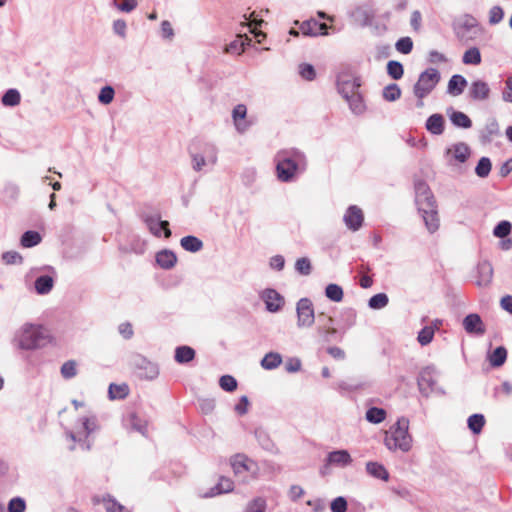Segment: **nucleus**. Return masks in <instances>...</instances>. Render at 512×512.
<instances>
[{
	"mask_svg": "<svg viewBox=\"0 0 512 512\" xmlns=\"http://www.w3.org/2000/svg\"><path fill=\"white\" fill-rule=\"evenodd\" d=\"M274 160L277 178L283 183L293 182L308 166L305 153L298 148L282 149L276 153Z\"/></svg>",
	"mask_w": 512,
	"mask_h": 512,
	"instance_id": "obj_1",
	"label": "nucleus"
},
{
	"mask_svg": "<svg viewBox=\"0 0 512 512\" xmlns=\"http://www.w3.org/2000/svg\"><path fill=\"white\" fill-rule=\"evenodd\" d=\"M412 436L409 433V419L400 417L386 432L384 445L390 451L408 452L412 448Z\"/></svg>",
	"mask_w": 512,
	"mask_h": 512,
	"instance_id": "obj_2",
	"label": "nucleus"
},
{
	"mask_svg": "<svg viewBox=\"0 0 512 512\" xmlns=\"http://www.w3.org/2000/svg\"><path fill=\"white\" fill-rule=\"evenodd\" d=\"M46 336L40 326L25 324L15 336L16 345L23 350H35L45 344Z\"/></svg>",
	"mask_w": 512,
	"mask_h": 512,
	"instance_id": "obj_3",
	"label": "nucleus"
},
{
	"mask_svg": "<svg viewBox=\"0 0 512 512\" xmlns=\"http://www.w3.org/2000/svg\"><path fill=\"white\" fill-rule=\"evenodd\" d=\"M99 428L98 418L93 414H89L79 417L75 422L74 429L66 431V436L74 443H85Z\"/></svg>",
	"mask_w": 512,
	"mask_h": 512,
	"instance_id": "obj_4",
	"label": "nucleus"
},
{
	"mask_svg": "<svg viewBox=\"0 0 512 512\" xmlns=\"http://www.w3.org/2000/svg\"><path fill=\"white\" fill-rule=\"evenodd\" d=\"M441 80V74L436 68L429 67L420 73L417 82L413 86V93L420 100L418 106L423 105L426 98Z\"/></svg>",
	"mask_w": 512,
	"mask_h": 512,
	"instance_id": "obj_5",
	"label": "nucleus"
},
{
	"mask_svg": "<svg viewBox=\"0 0 512 512\" xmlns=\"http://www.w3.org/2000/svg\"><path fill=\"white\" fill-rule=\"evenodd\" d=\"M192 168L196 172L210 171L218 160V150L215 145L205 143L199 152L191 153Z\"/></svg>",
	"mask_w": 512,
	"mask_h": 512,
	"instance_id": "obj_6",
	"label": "nucleus"
},
{
	"mask_svg": "<svg viewBox=\"0 0 512 512\" xmlns=\"http://www.w3.org/2000/svg\"><path fill=\"white\" fill-rule=\"evenodd\" d=\"M297 326L308 328L314 324L315 314L312 301L308 298H301L296 305Z\"/></svg>",
	"mask_w": 512,
	"mask_h": 512,
	"instance_id": "obj_7",
	"label": "nucleus"
},
{
	"mask_svg": "<svg viewBox=\"0 0 512 512\" xmlns=\"http://www.w3.org/2000/svg\"><path fill=\"white\" fill-rule=\"evenodd\" d=\"M231 466L235 475H241L248 472L251 477L256 478L258 475V465L252 459L243 454H237L231 458Z\"/></svg>",
	"mask_w": 512,
	"mask_h": 512,
	"instance_id": "obj_8",
	"label": "nucleus"
},
{
	"mask_svg": "<svg viewBox=\"0 0 512 512\" xmlns=\"http://www.w3.org/2000/svg\"><path fill=\"white\" fill-rule=\"evenodd\" d=\"M415 203L418 210H424V208L436 205L434 196L432 195L429 186L424 181H417L415 183Z\"/></svg>",
	"mask_w": 512,
	"mask_h": 512,
	"instance_id": "obj_9",
	"label": "nucleus"
},
{
	"mask_svg": "<svg viewBox=\"0 0 512 512\" xmlns=\"http://www.w3.org/2000/svg\"><path fill=\"white\" fill-rule=\"evenodd\" d=\"M133 365L138 370L139 376L141 378L147 380H154L159 375L158 365L141 355H137L134 357Z\"/></svg>",
	"mask_w": 512,
	"mask_h": 512,
	"instance_id": "obj_10",
	"label": "nucleus"
},
{
	"mask_svg": "<svg viewBox=\"0 0 512 512\" xmlns=\"http://www.w3.org/2000/svg\"><path fill=\"white\" fill-rule=\"evenodd\" d=\"M437 380L435 377V369L433 367L424 368L418 377V386L420 392L424 395H428L437 389Z\"/></svg>",
	"mask_w": 512,
	"mask_h": 512,
	"instance_id": "obj_11",
	"label": "nucleus"
},
{
	"mask_svg": "<svg viewBox=\"0 0 512 512\" xmlns=\"http://www.w3.org/2000/svg\"><path fill=\"white\" fill-rule=\"evenodd\" d=\"M343 221L349 230L358 231L364 221L362 210L356 205L349 206L343 216Z\"/></svg>",
	"mask_w": 512,
	"mask_h": 512,
	"instance_id": "obj_12",
	"label": "nucleus"
},
{
	"mask_svg": "<svg viewBox=\"0 0 512 512\" xmlns=\"http://www.w3.org/2000/svg\"><path fill=\"white\" fill-rule=\"evenodd\" d=\"M260 298L265 303L266 309L271 313L280 311L284 305V298L274 289H265L261 292Z\"/></svg>",
	"mask_w": 512,
	"mask_h": 512,
	"instance_id": "obj_13",
	"label": "nucleus"
},
{
	"mask_svg": "<svg viewBox=\"0 0 512 512\" xmlns=\"http://www.w3.org/2000/svg\"><path fill=\"white\" fill-rule=\"evenodd\" d=\"M144 222L147 225L149 231L156 237L161 236V231L164 232V237L169 238L171 236V230L169 229V222L166 220H160V216L147 215L144 217Z\"/></svg>",
	"mask_w": 512,
	"mask_h": 512,
	"instance_id": "obj_14",
	"label": "nucleus"
},
{
	"mask_svg": "<svg viewBox=\"0 0 512 512\" xmlns=\"http://www.w3.org/2000/svg\"><path fill=\"white\" fill-rule=\"evenodd\" d=\"M353 459L350 453L345 449L335 450L329 452L326 457L325 466H334L339 468H345L351 465Z\"/></svg>",
	"mask_w": 512,
	"mask_h": 512,
	"instance_id": "obj_15",
	"label": "nucleus"
},
{
	"mask_svg": "<svg viewBox=\"0 0 512 512\" xmlns=\"http://www.w3.org/2000/svg\"><path fill=\"white\" fill-rule=\"evenodd\" d=\"M360 86V79L356 77H340L337 82L338 91L343 96L344 99L348 98L350 95L359 92Z\"/></svg>",
	"mask_w": 512,
	"mask_h": 512,
	"instance_id": "obj_16",
	"label": "nucleus"
},
{
	"mask_svg": "<svg viewBox=\"0 0 512 512\" xmlns=\"http://www.w3.org/2000/svg\"><path fill=\"white\" fill-rule=\"evenodd\" d=\"M463 328L468 334L483 335L485 326L481 317L476 313L468 314L463 319Z\"/></svg>",
	"mask_w": 512,
	"mask_h": 512,
	"instance_id": "obj_17",
	"label": "nucleus"
},
{
	"mask_svg": "<svg viewBox=\"0 0 512 512\" xmlns=\"http://www.w3.org/2000/svg\"><path fill=\"white\" fill-rule=\"evenodd\" d=\"M327 29V24L319 23L314 19L304 21L300 26V31L305 36L327 35Z\"/></svg>",
	"mask_w": 512,
	"mask_h": 512,
	"instance_id": "obj_18",
	"label": "nucleus"
},
{
	"mask_svg": "<svg viewBox=\"0 0 512 512\" xmlns=\"http://www.w3.org/2000/svg\"><path fill=\"white\" fill-rule=\"evenodd\" d=\"M423 218L425 226L430 233H434L439 228V217L437 212V205H434L429 208H424V210H418Z\"/></svg>",
	"mask_w": 512,
	"mask_h": 512,
	"instance_id": "obj_19",
	"label": "nucleus"
},
{
	"mask_svg": "<svg viewBox=\"0 0 512 512\" xmlns=\"http://www.w3.org/2000/svg\"><path fill=\"white\" fill-rule=\"evenodd\" d=\"M477 285L480 287L488 286L493 278V267L489 261H482L477 266Z\"/></svg>",
	"mask_w": 512,
	"mask_h": 512,
	"instance_id": "obj_20",
	"label": "nucleus"
},
{
	"mask_svg": "<svg viewBox=\"0 0 512 512\" xmlns=\"http://www.w3.org/2000/svg\"><path fill=\"white\" fill-rule=\"evenodd\" d=\"M489 94L490 88L486 82L482 80H476L471 83L469 88V96L471 99L477 101H484L488 99Z\"/></svg>",
	"mask_w": 512,
	"mask_h": 512,
	"instance_id": "obj_21",
	"label": "nucleus"
},
{
	"mask_svg": "<svg viewBox=\"0 0 512 512\" xmlns=\"http://www.w3.org/2000/svg\"><path fill=\"white\" fill-rule=\"evenodd\" d=\"M234 489V483L230 478L221 476L219 478L218 483L209 489L208 492L204 494L205 498L215 497L220 494L232 492Z\"/></svg>",
	"mask_w": 512,
	"mask_h": 512,
	"instance_id": "obj_22",
	"label": "nucleus"
},
{
	"mask_svg": "<svg viewBox=\"0 0 512 512\" xmlns=\"http://www.w3.org/2000/svg\"><path fill=\"white\" fill-rule=\"evenodd\" d=\"M499 134L500 128L497 120L495 118H490L481 130L480 139L483 143H490Z\"/></svg>",
	"mask_w": 512,
	"mask_h": 512,
	"instance_id": "obj_23",
	"label": "nucleus"
},
{
	"mask_svg": "<svg viewBox=\"0 0 512 512\" xmlns=\"http://www.w3.org/2000/svg\"><path fill=\"white\" fill-rule=\"evenodd\" d=\"M247 114V108L244 104H238L232 111V118L236 127V130L240 133H244L248 124L244 121Z\"/></svg>",
	"mask_w": 512,
	"mask_h": 512,
	"instance_id": "obj_24",
	"label": "nucleus"
},
{
	"mask_svg": "<svg viewBox=\"0 0 512 512\" xmlns=\"http://www.w3.org/2000/svg\"><path fill=\"white\" fill-rule=\"evenodd\" d=\"M177 257L171 250H161L156 254V263L163 269H171L175 266Z\"/></svg>",
	"mask_w": 512,
	"mask_h": 512,
	"instance_id": "obj_25",
	"label": "nucleus"
},
{
	"mask_svg": "<svg viewBox=\"0 0 512 512\" xmlns=\"http://www.w3.org/2000/svg\"><path fill=\"white\" fill-rule=\"evenodd\" d=\"M467 84V80L465 79L464 76L455 74L450 78L448 82L447 91L449 94L453 96H459L460 94L463 93Z\"/></svg>",
	"mask_w": 512,
	"mask_h": 512,
	"instance_id": "obj_26",
	"label": "nucleus"
},
{
	"mask_svg": "<svg viewBox=\"0 0 512 512\" xmlns=\"http://www.w3.org/2000/svg\"><path fill=\"white\" fill-rule=\"evenodd\" d=\"M447 153H453V157L456 161L464 163L470 156V148L464 142L456 143L447 150Z\"/></svg>",
	"mask_w": 512,
	"mask_h": 512,
	"instance_id": "obj_27",
	"label": "nucleus"
},
{
	"mask_svg": "<svg viewBox=\"0 0 512 512\" xmlns=\"http://www.w3.org/2000/svg\"><path fill=\"white\" fill-rule=\"evenodd\" d=\"M426 129L434 135H441L444 131V117L441 114L431 115L426 121Z\"/></svg>",
	"mask_w": 512,
	"mask_h": 512,
	"instance_id": "obj_28",
	"label": "nucleus"
},
{
	"mask_svg": "<svg viewBox=\"0 0 512 512\" xmlns=\"http://www.w3.org/2000/svg\"><path fill=\"white\" fill-rule=\"evenodd\" d=\"M366 471L374 478L388 481L389 473L386 468L378 462L369 461L366 463Z\"/></svg>",
	"mask_w": 512,
	"mask_h": 512,
	"instance_id": "obj_29",
	"label": "nucleus"
},
{
	"mask_svg": "<svg viewBox=\"0 0 512 512\" xmlns=\"http://www.w3.org/2000/svg\"><path fill=\"white\" fill-rule=\"evenodd\" d=\"M353 17L356 23L362 27H365L371 25L374 14L370 9L358 7L354 10Z\"/></svg>",
	"mask_w": 512,
	"mask_h": 512,
	"instance_id": "obj_30",
	"label": "nucleus"
},
{
	"mask_svg": "<svg viewBox=\"0 0 512 512\" xmlns=\"http://www.w3.org/2000/svg\"><path fill=\"white\" fill-rule=\"evenodd\" d=\"M54 285V280L49 275H41L34 282L35 290L40 295L48 294Z\"/></svg>",
	"mask_w": 512,
	"mask_h": 512,
	"instance_id": "obj_31",
	"label": "nucleus"
},
{
	"mask_svg": "<svg viewBox=\"0 0 512 512\" xmlns=\"http://www.w3.org/2000/svg\"><path fill=\"white\" fill-rule=\"evenodd\" d=\"M345 100L347 101L351 112L354 113L355 115L362 114L366 109L362 95L359 92L350 95Z\"/></svg>",
	"mask_w": 512,
	"mask_h": 512,
	"instance_id": "obj_32",
	"label": "nucleus"
},
{
	"mask_svg": "<svg viewBox=\"0 0 512 512\" xmlns=\"http://www.w3.org/2000/svg\"><path fill=\"white\" fill-rule=\"evenodd\" d=\"M334 319L332 317H325L322 324H319L317 331L323 336L326 342L331 341V336L337 333V330L333 327Z\"/></svg>",
	"mask_w": 512,
	"mask_h": 512,
	"instance_id": "obj_33",
	"label": "nucleus"
},
{
	"mask_svg": "<svg viewBox=\"0 0 512 512\" xmlns=\"http://www.w3.org/2000/svg\"><path fill=\"white\" fill-rule=\"evenodd\" d=\"M195 357V351L189 346H179L175 350V361L180 364L189 363Z\"/></svg>",
	"mask_w": 512,
	"mask_h": 512,
	"instance_id": "obj_34",
	"label": "nucleus"
},
{
	"mask_svg": "<svg viewBox=\"0 0 512 512\" xmlns=\"http://www.w3.org/2000/svg\"><path fill=\"white\" fill-rule=\"evenodd\" d=\"M478 24H477V20L470 16V15H466L464 17V20L462 22V24L459 26V28L457 29V37L460 39V40H464L465 37H466V33L470 32L471 30L477 28Z\"/></svg>",
	"mask_w": 512,
	"mask_h": 512,
	"instance_id": "obj_35",
	"label": "nucleus"
},
{
	"mask_svg": "<svg viewBox=\"0 0 512 512\" xmlns=\"http://www.w3.org/2000/svg\"><path fill=\"white\" fill-rule=\"evenodd\" d=\"M182 248L186 251L195 253L202 249L203 242L195 236H185L180 240Z\"/></svg>",
	"mask_w": 512,
	"mask_h": 512,
	"instance_id": "obj_36",
	"label": "nucleus"
},
{
	"mask_svg": "<svg viewBox=\"0 0 512 512\" xmlns=\"http://www.w3.org/2000/svg\"><path fill=\"white\" fill-rule=\"evenodd\" d=\"M110 6L115 8L117 11L121 13H131L133 12L137 6V0H112L110 2Z\"/></svg>",
	"mask_w": 512,
	"mask_h": 512,
	"instance_id": "obj_37",
	"label": "nucleus"
},
{
	"mask_svg": "<svg viewBox=\"0 0 512 512\" xmlns=\"http://www.w3.org/2000/svg\"><path fill=\"white\" fill-rule=\"evenodd\" d=\"M128 425L136 432L147 436V421L141 419L137 414L131 413L128 417Z\"/></svg>",
	"mask_w": 512,
	"mask_h": 512,
	"instance_id": "obj_38",
	"label": "nucleus"
},
{
	"mask_svg": "<svg viewBox=\"0 0 512 512\" xmlns=\"http://www.w3.org/2000/svg\"><path fill=\"white\" fill-rule=\"evenodd\" d=\"M282 363V357L277 352L267 353L261 360V366L266 370H273Z\"/></svg>",
	"mask_w": 512,
	"mask_h": 512,
	"instance_id": "obj_39",
	"label": "nucleus"
},
{
	"mask_svg": "<svg viewBox=\"0 0 512 512\" xmlns=\"http://www.w3.org/2000/svg\"><path fill=\"white\" fill-rule=\"evenodd\" d=\"M21 101L20 92L17 89H8L2 96L1 102L6 107H15Z\"/></svg>",
	"mask_w": 512,
	"mask_h": 512,
	"instance_id": "obj_40",
	"label": "nucleus"
},
{
	"mask_svg": "<svg viewBox=\"0 0 512 512\" xmlns=\"http://www.w3.org/2000/svg\"><path fill=\"white\" fill-rule=\"evenodd\" d=\"M450 121L456 127L468 129L472 126L471 119L461 111H453L450 114Z\"/></svg>",
	"mask_w": 512,
	"mask_h": 512,
	"instance_id": "obj_41",
	"label": "nucleus"
},
{
	"mask_svg": "<svg viewBox=\"0 0 512 512\" xmlns=\"http://www.w3.org/2000/svg\"><path fill=\"white\" fill-rule=\"evenodd\" d=\"M462 61L466 65H479L481 63V53L477 47H471L463 54Z\"/></svg>",
	"mask_w": 512,
	"mask_h": 512,
	"instance_id": "obj_42",
	"label": "nucleus"
},
{
	"mask_svg": "<svg viewBox=\"0 0 512 512\" xmlns=\"http://www.w3.org/2000/svg\"><path fill=\"white\" fill-rule=\"evenodd\" d=\"M467 424L474 434H479L485 425V417L482 414H473L468 418Z\"/></svg>",
	"mask_w": 512,
	"mask_h": 512,
	"instance_id": "obj_43",
	"label": "nucleus"
},
{
	"mask_svg": "<svg viewBox=\"0 0 512 512\" xmlns=\"http://www.w3.org/2000/svg\"><path fill=\"white\" fill-rule=\"evenodd\" d=\"M41 242V236L37 231H26L21 237V245L31 248Z\"/></svg>",
	"mask_w": 512,
	"mask_h": 512,
	"instance_id": "obj_44",
	"label": "nucleus"
},
{
	"mask_svg": "<svg viewBox=\"0 0 512 512\" xmlns=\"http://www.w3.org/2000/svg\"><path fill=\"white\" fill-rule=\"evenodd\" d=\"M128 386L126 384H115L109 385L108 394L110 399H123L128 395Z\"/></svg>",
	"mask_w": 512,
	"mask_h": 512,
	"instance_id": "obj_45",
	"label": "nucleus"
},
{
	"mask_svg": "<svg viewBox=\"0 0 512 512\" xmlns=\"http://www.w3.org/2000/svg\"><path fill=\"white\" fill-rule=\"evenodd\" d=\"M386 418V411L382 408L371 407L366 412V419L370 423L378 424Z\"/></svg>",
	"mask_w": 512,
	"mask_h": 512,
	"instance_id": "obj_46",
	"label": "nucleus"
},
{
	"mask_svg": "<svg viewBox=\"0 0 512 512\" xmlns=\"http://www.w3.org/2000/svg\"><path fill=\"white\" fill-rule=\"evenodd\" d=\"M102 502L107 512H129L125 506L110 495L104 496Z\"/></svg>",
	"mask_w": 512,
	"mask_h": 512,
	"instance_id": "obj_47",
	"label": "nucleus"
},
{
	"mask_svg": "<svg viewBox=\"0 0 512 512\" xmlns=\"http://www.w3.org/2000/svg\"><path fill=\"white\" fill-rule=\"evenodd\" d=\"M388 302H389V298H388L387 294L378 293V294L373 295L369 299L368 306L371 309L379 310V309H383L384 307H386L388 305Z\"/></svg>",
	"mask_w": 512,
	"mask_h": 512,
	"instance_id": "obj_48",
	"label": "nucleus"
},
{
	"mask_svg": "<svg viewBox=\"0 0 512 512\" xmlns=\"http://www.w3.org/2000/svg\"><path fill=\"white\" fill-rule=\"evenodd\" d=\"M507 358V351L503 346L497 347L490 356V363L493 367L502 366Z\"/></svg>",
	"mask_w": 512,
	"mask_h": 512,
	"instance_id": "obj_49",
	"label": "nucleus"
},
{
	"mask_svg": "<svg viewBox=\"0 0 512 512\" xmlns=\"http://www.w3.org/2000/svg\"><path fill=\"white\" fill-rule=\"evenodd\" d=\"M387 73L392 79L399 80L404 74L403 65L398 61L390 60L387 63Z\"/></svg>",
	"mask_w": 512,
	"mask_h": 512,
	"instance_id": "obj_50",
	"label": "nucleus"
},
{
	"mask_svg": "<svg viewBox=\"0 0 512 512\" xmlns=\"http://www.w3.org/2000/svg\"><path fill=\"white\" fill-rule=\"evenodd\" d=\"M266 508V500L263 497H256L247 503L244 512H265Z\"/></svg>",
	"mask_w": 512,
	"mask_h": 512,
	"instance_id": "obj_51",
	"label": "nucleus"
},
{
	"mask_svg": "<svg viewBox=\"0 0 512 512\" xmlns=\"http://www.w3.org/2000/svg\"><path fill=\"white\" fill-rule=\"evenodd\" d=\"M492 164L488 157H482L475 168V173L480 178H486L491 171Z\"/></svg>",
	"mask_w": 512,
	"mask_h": 512,
	"instance_id": "obj_52",
	"label": "nucleus"
},
{
	"mask_svg": "<svg viewBox=\"0 0 512 512\" xmlns=\"http://www.w3.org/2000/svg\"><path fill=\"white\" fill-rule=\"evenodd\" d=\"M382 95L386 101L393 102V101L398 100L401 97V89L395 83L389 84L388 86H386L383 89Z\"/></svg>",
	"mask_w": 512,
	"mask_h": 512,
	"instance_id": "obj_53",
	"label": "nucleus"
},
{
	"mask_svg": "<svg viewBox=\"0 0 512 512\" xmlns=\"http://www.w3.org/2000/svg\"><path fill=\"white\" fill-rule=\"evenodd\" d=\"M325 295L331 301L340 302L343 299V289L337 284H329L325 289Z\"/></svg>",
	"mask_w": 512,
	"mask_h": 512,
	"instance_id": "obj_54",
	"label": "nucleus"
},
{
	"mask_svg": "<svg viewBox=\"0 0 512 512\" xmlns=\"http://www.w3.org/2000/svg\"><path fill=\"white\" fill-rule=\"evenodd\" d=\"M115 96V90L112 86H104L101 88L99 94H98V101L103 105L110 104Z\"/></svg>",
	"mask_w": 512,
	"mask_h": 512,
	"instance_id": "obj_55",
	"label": "nucleus"
},
{
	"mask_svg": "<svg viewBox=\"0 0 512 512\" xmlns=\"http://www.w3.org/2000/svg\"><path fill=\"white\" fill-rule=\"evenodd\" d=\"M512 229V225L509 221L503 220L500 221L493 230V235L498 238L507 237Z\"/></svg>",
	"mask_w": 512,
	"mask_h": 512,
	"instance_id": "obj_56",
	"label": "nucleus"
},
{
	"mask_svg": "<svg viewBox=\"0 0 512 512\" xmlns=\"http://www.w3.org/2000/svg\"><path fill=\"white\" fill-rule=\"evenodd\" d=\"M435 330L431 326H425L421 329V331L418 333L417 340L422 345H428L431 343L434 337Z\"/></svg>",
	"mask_w": 512,
	"mask_h": 512,
	"instance_id": "obj_57",
	"label": "nucleus"
},
{
	"mask_svg": "<svg viewBox=\"0 0 512 512\" xmlns=\"http://www.w3.org/2000/svg\"><path fill=\"white\" fill-rule=\"evenodd\" d=\"M395 48L399 53L409 54L413 49V41L410 37H402L395 43Z\"/></svg>",
	"mask_w": 512,
	"mask_h": 512,
	"instance_id": "obj_58",
	"label": "nucleus"
},
{
	"mask_svg": "<svg viewBox=\"0 0 512 512\" xmlns=\"http://www.w3.org/2000/svg\"><path fill=\"white\" fill-rule=\"evenodd\" d=\"M220 387L228 392H232L237 388V381L231 375H223L219 380Z\"/></svg>",
	"mask_w": 512,
	"mask_h": 512,
	"instance_id": "obj_59",
	"label": "nucleus"
},
{
	"mask_svg": "<svg viewBox=\"0 0 512 512\" xmlns=\"http://www.w3.org/2000/svg\"><path fill=\"white\" fill-rule=\"evenodd\" d=\"M504 18V10L500 6H493L489 10V24L490 25H497L499 24Z\"/></svg>",
	"mask_w": 512,
	"mask_h": 512,
	"instance_id": "obj_60",
	"label": "nucleus"
},
{
	"mask_svg": "<svg viewBox=\"0 0 512 512\" xmlns=\"http://www.w3.org/2000/svg\"><path fill=\"white\" fill-rule=\"evenodd\" d=\"M2 260L7 265L21 264L22 256L16 251H7L2 254Z\"/></svg>",
	"mask_w": 512,
	"mask_h": 512,
	"instance_id": "obj_61",
	"label": "nucleus"
},
{
	"mask_svg": "<svg viewBox=\"0 0 512 512\" xmlns=\"http://www.w3.org/2000/svg\"><path fill=\"white\" fill-rule=\"evenodd\" d=\"M295 269L302 275H309L312 270L310 260L306 257L299 258L295 263Z\"/></svg>",
	"mask_w": 512,
	"mask_h": 512,
	"instance_id": "obj_62",
	"label": "nucleus"
},
{
	"mask_svg": "<svg viewBox=\"0 0 512 512\" xmlns=\"http://www.w3.org/2000/svg\"><path fill=\"white\" fill-rule=\"evenodd\" d=\"M26 508L25 501L20 497H15L8 504L9 512H24Z\"/></svg>",
	"mask_w": 512,
	"mask_h": 512,
	"instance_id": "obj_63",
	"label": "nucleus"
},
{
	"mask_svg": "<svg viewBox=\"0 0 512 512\" xmlns=\"http://www.w3.org/2000/svg\"><path fill=\"white\" fill-rule=\"evenodd\" d=\"M330 508L332 512H346L347 501L344 497L339 496L331 502Z\"/></svg>",
	"mask_w": 512,
	"mask_h": 512,
	"instance_id": "obj_64",
	"label": "nucleus"
}]
</instances>
